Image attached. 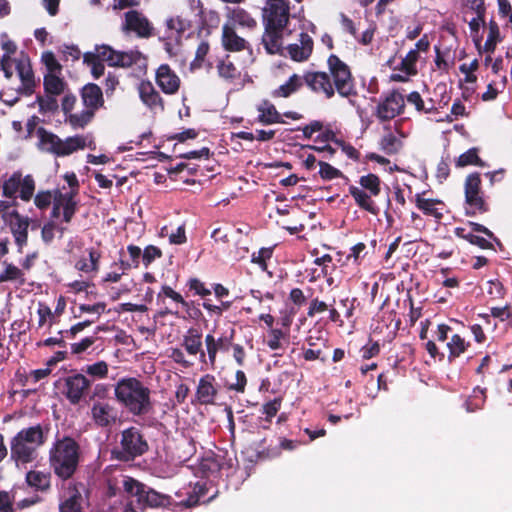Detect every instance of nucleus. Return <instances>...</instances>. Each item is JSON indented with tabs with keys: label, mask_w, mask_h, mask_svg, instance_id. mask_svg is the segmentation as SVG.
Instances as JSON below:
<instances>
[{
	"label": "nucleus",
	"mask_w": 512,
	"mask_h": 512,
	"mask_svg": "<svg viewBox=\"0 0 512 512\" xmlns=\"http://www.w3.org/2000/svg\"><path fill=\"white\" fill-rule=\"evenodd\" d=\"M27 483L37 489H45L49 485L48 477L40 472L31 471L26 476Z\"/></svg>",
	"instance_id": "3c124183"
},
{
	"label": "nucleus",
	"mask_w": 512,
	"mask_h": 512,
	"mask_svg": "<svg viewBox=\"0 0 512 512\" xmlns=\"http://www.w3.org/2000/svg\"><path fill=\"white\" fill-rule=\"evenodd\" d=\"M183 345L190 355H196L201 348V335L194 330H190L184 337Z\"/></svg>",
	"instance_id": "37998d69"
},
{
	"label": "nucleus",
	"mask_w": 512,
	"mask_h": 512,
	"mask_svg": "<svg viewBox=\"0 0 512 512\" xmlns=\"http://www.w3.org/2000/svg\"><path fill=\"white\" fill-rule=\"evenodd\" d=\"M60 73H46L44 76V88L47 94L60 95L65 90V82L59 76Z\"/></svg>",
	"instance_id": "f704fd0d"
},
{
	"label": "nucleus",
	"mask_w": 512,
	"mask_h": 512,
	"mask_svg": "<svg viewBox=\"0 0 512 512\" xmlns=\"http://www.w3.org/2000/svg\"><path fill=\"white\" fill-rule=\"evenodd\" d=\"M507 84V77L505 75L498 76L497 79L491 81L487 85L486 91L482 94V99L484 101L494 100L497 95L504 91Z\"/></svg>",
	"instance_id": "e433bc0d"
},
{
	"label": "nucleus",
	"mask_w": 512,
	"mask_h": 512,
	"mask_svg": "<svg viewBox=\"0 0 512 512\" xmlns=\"http://www.w3.org/2000/svg\"><path fill=\"white\" fill-rule=\"evenodd\" d=\"M350 194L353 196L356 203L363 209L369 211L372 214H376V209L370 196L364 192L361 188L351 186L349 188Z\"/></svg>",
	"instance_id": "58836bf2"
},
{
	"label": "nucleus",
	"mask_w": 512,
	"mask_h": 512,
	"mask_svg": "<svg viewBox=\"0 0 512 512\" xmlns=\"http://www.w3.org/2000/svg\"><path fill=\"white\" fill-rule=\"evenodd\" d=\"M4 220L10 225L13 233H22L28 230V219L20 216L15 210L5 214Z\"/></svg>",
	"instance_id": "4c0bfd02"
},
{
	"label": "nucleus",
	"mask_w": 512,
	"mask_h": 512,
	"mask_svg": "<svg viewBox=\"0 0 512 512\" xmlns=\"http://www.w3.org/2000/svg\"><path fill=\"white\" fill-rule=\"evenodd\" d=\"M284 338V333L280 329H270L269 331V339L267 340V345L272 350H276L280 348V341Z\"/></svg>",
	"instance_id": "680f3d73"
},
{
	"label": "nucleus",
	"mask_w": 512,
	"mask_h": 512,
	"mask_svg": "<svg viewBox=\"0 0 512 512\" xmlns=\"http://www.w3.org/2000/svg\"><path fill=\"white\" fill-rule=\"evenodd\" d=\"M100 253L95 250H89L87 256L81 257L75 264L77 270L90 273L98 271Z\"/></svg>",
	"instance_id": "2f4dec72"
},
{
	"label": "nucleus",
	"mask_w": 512,
	"mask_h": 512,
	"mask_svg": "<svg viewBox=\"0 0 512 512\" xmlns=\"http://www.w3.org/2000/svg\"><path fill=\"white\" fill-rule=\"evenodd\" d=\"M405 99L398 92H392L377 106V116L381 120H390L403 112Z\"/></svg>",
	"instance_id": "4468645a"
},
{
	"label": "nucleus",
	"mask_w": 512,
	"mask_h": 512,
	"mask_svg": "<svg viewBox=\"0 0 512 512\" xmlns=\"http://www.w3.org/2000/svg\"><path fill=\"white\" fill-rule=\"evenodd\" d=\"M246 383L247 379L244 372L238 370L235 374V382H231L229 388L237 392H244Z\"/></svg>",
	"instance_id": "0e129e2a"
},
{
	"label": "nucleus",
	"mask_w": 512,
	"mask_h": 512,
	"mask_svg": "<svg viewBox=\"0 0 512 512\" xmlns=\"http://www.w3.org/2000/svg\"><path fill=\"white\" fill-rule=\"evenodd\" d=\"M170 244H183L186 242V234L184 226H179L175 232L168 235Z\"/></svg>",
	"instance_id": "338daca9"
},
{
	"label": "nucleus",
	"mask_w": 512,
	"mask_h": 512,
	"mask_svg": "<svg viewBox=\"0 0 512 512\" xmlns=\"http://www.w3.org/2000/svg\"><path fill=\"white\" fill-rule=\"evenodd\" d=\"M84 371L94 378L102 379L108 374V365L104 361H99L94 364L87 365Z\"/></svg>",
	"instance_id": "4d7b16f0"
},
{
	"label": "nucleus",
	"mask_w": 512,
	"mask_h": 512,
	"mask_svg": "<svg viewBox=\"0 0 512 512\" xmlns=\"http://www.w3.org/2000/svg\"><path fill=\"white\" fill-rule=\"evenodd\" d=\"M79 460V447L77 443L65 437L57 441L51 450V464L54 472L66 479L75 472Z\"/></svg>",
	"instance_id": "20e7f679"
},
{
	"label": "nucleus",
	"mask_w": 512,
	"mask_h": 512,
	"mask_svg": "<svg viewBox=\"0 0 512 512\" xmlns=\"http://www.w3.org/2000/svg\"><path fill=\"white\" fill-rule=\"evenodd\" d=\"M478 68L479 62L477 59L464 62L459 66V70L463 76L460 80V83L465 95L472 94L475 91V85L477 82V76L475 72L478 70Z\"/></svg>",
	"instance_id": "412c9836"
},
{
	"label": "nucleus",
	"mask_w": 512,
	"mask_h": 512,
	"mask_svg": "<svg viewBox=\"0 0 512 512\" xmlns=\"http://www.w3.org/2000/svg\"><path fill=\"white\" fill-rule=\"evenodd\" d=\"M64 179L66 180L70 191L63 192L58 191L54 196V207L53 213L55 216H60L61 214L64 217L66 222H69L75 212L76 202L74 201V196L78 191V179L74 173H66L64 175Z\"/></svg>",
	"instance_id": "0eeeda50"
},
{
	"label": "nucleus",
	"mask_w": 512,
	"mask_h": 512,
	"mask_svg": "<svg viewBox=\"0 0 512 512\" xmlns=\"http://www.w3.org/2000/svg\"><path fill=\"white\" fill-rule=\"evenodd\" d=\"M141 57V53L135 50L122 52L108 45H100L93 51L86 52L83 61L90 67L93 77L97 79L104 74L103 62L115 67H130L140 61Z\"/></svg>",
	"instance_id": "f03ea898"
},
{
	"label": "nucleus",
	"mask_w": 512,
	"mask_h": 512,
	"mask_svg": "<svg viewBox=\"0 0 512 512\" xmlns=\"http://www.w3.org/2000/svg\"><path fill=\"white\" fill-rule=\"evenodd\" d=\"M42 62L48 70L47 73H61L62 67L52 52H44L42 54Z\"/></svg>",
	"instance_id": "13d9d810"
},
{
	"label": "nucleus",
	"mask_w": 512,
	"mask_h": 512,
	"mask_svg": "<svg viewBox=\"0 0 512 512\" xmlns=\"http://www.w3.org/2000/svg\"><path fill=\"white\" fill-rule=\"evenodd\" d=\"M37 136L40 150L59 156L61 139L57 135L40 128L37 130Z\"/></svg>",
	"instance_id": "c85d7f7f"
},
{
	"label": "nucleus",
	"mask_w": 512,
	"mask_h": 512,
	"mask_svg": "<svg viewBox=\"0 0 512 512\" xmlns=\"http://www.w3.org/2000/svg\"><path fill=\"white\" fill-rule=\"evenodd\" d=\"M328 65L338 93L342 96L349 95L352 92L353 85L348 66L335 55L329 57Z\"/></svg>",
	"instance_id": "9b49d317"
},
{
	"label": "nucleus",
	"mask_w": 512,
	"mask_h": 512,
	"mask_svg": "<svg viewBox=\"0 0 512 512\" xmlns=\"http://www.w3.org/2000/svg\"><path fill=\"white\" fill-rule=\"evenodd\" d=\"M228 24L238 25L243 28L252 29L256 26V20L243 8H229L227 11Z\"/></svg>",
	"instance_id": "cd10ccee"
},
{
	"label": "nucleus",
	"mask_w": 512,
	"mask_h": 512,
	"mask_svg": "<svg viewBox=\"0 0 512 512\" xmlns=\"http://www.w3.org/2000/svg\"><path fill=\"white\" fill-rule=\"evenodd\" d=\"M222 43L226 50L240 51L246 48V41L238 36L233 27L226 23L222 28Z\"/></svg>",
	"instance_id": "c756f323"
},
{
	"label": "nucleus",
	"mask_w": 512,
	"mask_h": 512,
	"mask_svg": "<svg viewBox=\"0 0 512 512\" xmlns=\"http://www.w3.org/2000/svg\"><path fill=\"white\" fill-rule=\"evenodd\" d=\"M319 174L323 179L331 180L337 178L340 175V172L330 164L321 162Z\"/></svg>",
	"instance_id": "e2e57ef3"
},
{
	"label": "nucleus",
	"mask_w": 512,
	"mask_h": 512,
	"mask_svg": "<svg viewBox=\"0 0 512 512\" xmlns=\"http://www.w3.org/2000/svg\"><path fill=\"white\" fill-rule=\"evenodd\" d=\"M362 188L369 190L372 196H377L380 192V180L374 174H368L360 178Z\"/></svg>",
	"instance_id": "8fccbe9b"
},
{
	"label": "nucleus",
	"mask_w": 512,
	"mask_h": 512,
	"mask_svg": "<svg viewBox=\"0 0 512 512\" xmlns=\"http://www.w3.org/2000/svg\"><path fill=\"white\" fill-rule=\"evenodd\" d=\"M303 81L314 92L323 93L330 98L334 95V88L329 76L325 72H308Z\"/></svg>",
	"instance_id": "dca6fc26"
},
{
	"label": "nucleus",
	"mask_w": 512,
	"mask_h": 512,
	"mask_svg": "<svg viewBox=\"0 0 512 512\" xmlns=\"http://www.w3.org/2000/svg\"><path fill=\"white\" fill-rule=\"evenodd\" d=\"M303 83V78L300 77L297 74H293L290 76V78L287 80L286 83L280 85L278 88H276L272 95L273 97H282L286 98L289 97L291 94L295 93Z\"/></svg>",
	"instance_id": "473e14b6"
},
{
	"label": "nucleus",
	"mask_w": 512,
	"mask_h": 512,
	"mask_svg": "<svg viewBox=\"0 0 512 512\" xmlns=\"http://www.w3.org/2000/svg\"><path fill=\"white\" fill-rule=\"evenodd\" d=\"M33 105L38 106V110L43 116L54 113L58 108L55 96L49 94L46 96H38Z\"/></svg>",
	"instance_id": "ea45409f"
},
{
	"label": "nucleus",
	"mask_w": 512,
	"mask_h": 512,
	"mask_svg": "<svg viewBox=\"0 0 512 512\" xmlns=\"http://www.w3.org/2000/svg\"><path fill=\"white\" fill-rule=\"evenodd\" d=\"M65 384L67 398L72 403H77L88 389L90 382L85 376L76 374L68 377Z\"/></svg>",
	"instance_id": "4be33fe9"
},
{
	"label": "nucleus",
	"mask_w": 512,
	"mask_h": 512,
	"mask_svg": "<svg viewBox=\"0 0 512 512\" xmlns=\"http://www.w3.org/2000/svg\"><path fill=\"white\" fill-rule=\"evenodd\" d=\"M259 121L263 124L282 123L281 115L277 112L276 108L267 102L261 104L258 108Z\"/></svg>",
	"instance_id": "c9c22d12"
},
{
	"label": "nucleus",
	"mask_w": 512,
	"mask_h": 512,
	"mask_svg": "<svg viewBox=\"0 0 512 512\" xmlns=\"http://www.w3.org/2000/svg\"><path fill=\"white\" fill-rule=\"evenodd\" d=\"M43 443V432L40 426L21 430L12 440V455L23 463L32 460L35 450Z\"/></svg>",
	"instance_id": "423d86ee"
},
{
	"label": "nucleus",
	"mask_w": 512,
	"mask_h": 512,
	"mask_svg": "<svg viewBox=\"0 0 512 512\" xmlns=\"http://www.w3.org/2000/svg\"><path fill=\"white\" fill-rule=\"evenodd\" d=\"M121 452L122 459H129L142 454L146 450V443L135 428H129L122 433Z\"/></svg>",
	"instance_id": "ddd939ff"
},
{
	"label": "nucleus",
	"mask_w": 512,
	"mask_h": 512,
	"mask_svg": "<svg viewBox=\"0 0 512 512\" xmlns=\"http://www.w3.org/2000/svg\"><path fill=\"white\" fill-rule=\"evenodd\" d=\"M272 256V248H261L258 252L252 254L251 261L266 270V261Z\"/></svg>",
	"instance_id": "052dcab7"
},
{
	"label": "nucleus",
	"mask_w": 512,
	"mask_h": 512,
	"mask_svg": "<svg viewBox=\"0 0 512 512\" xmlns=\"http://www.w3.org/2000/svg\"><path fill=\"white\" fill-rule=\"evenodd\" d=\"M82 494L78 487H70L65 501L60 505V512H82Z\"/></svg>",
	"instance_id": "7c9ffc66"
},
{
	"label": "nucleus",
	"mask_w": 512,
	"mask_h": 512,
	"mask_svg": "<svg viewBox=\"0 0 512 512\" xmlns=\"http://www.w3.org/2000/svg\"><path fill=\"white\" fill-rule=\"evenodd\" d=\"M190 21L182 16L176 15L171 16L165 21V30L163 33V39L166 41V51L169 54H174L173 45H178L182 38V35L189 29Z\"/></svg>",
	"instance_id": "9d476101"
},
{
	"label": "nucleus",
	"mask_w": 512,
	"mask_h": 512,
	"mask_svg": "<svg viewBox=\"0 0 512 512\" xmlns=\"http://www.w3.org/2000/svg\"><path fill=\"white\" fill-rule=\"evenodd\" d=\"M500 42V31L496 23L489 24L487 39L483 45L485 52H493L497 43Z\"/></svg>",
	"instance_id": "49530a36"
},
{
	"label": "nucleus",
	"mask_w": 512,
	"mask_h": 512,
	"mask_svg": "<svg viewBox=\"0 0 512 512\" xmlns=\"http://www.w3.org/2000/svg\"><path fill=\"white\" fill-rule=\"evenodd\" d=\"M0 512H14L12 499L7 492H0Z\"/></svg>",
	"instance_id": "774afa93"
},
{
	"label": "nucleus",
	"mask_w": 512,
	"mask_h": 512,
	"mask_svg": "<svg viewBox=\"0 0 512 512\" xmlns=\"http://www.w3.org/2000/svg\"><path fill=\"white\" fill-rule=\"evenodd\" d=\"M262 14L266 26L286 29L290 16L289 3L287 0H267Z\"/></svg>",
	"instance_id": "6e6552de"
},
{
	"label": "nucleus",
	"mask_w": 512,
	"mask_h": 512,
	"mask_svg": "<svg viewBox=\"0 0 512 512\" xmlns=\"http://www.w3.org/2000/svg\"><path fill=\"white\" fill-rule=\"evenodd\" d=\"M1 47L4 50V55L0 65L6 78H11L14 72H16L21 81L20 89L25 94H31L35 80L29 59L25 56H21L18 59L11 57L16 52V45L6 35L1 36Z\"/></svg>",
	"instance_id": "7ed1b4c3"
},
{
	"label": "nucleus",
	"mask_w": 512,
	"mask_h": 512,
	"mask_svg": "<svg viewBox=\"0 0 512 512\" xmlns=\"http://www.w3.org/2000/svg\"><path fill=\"white\" fill-rule=\"evenodd\" d=\"M313 42L309 35L301 33L299 43L290 44L287 47L290 57L294 61H304L311 55Z\"/></svg>",
	"instance_id": "393cba45"
},
{
	"label": "nucleus",
	"mask_w": 512,
	"mask_h": 512,
	"mask_svg": "<svg viewBox=\"0 0 512 512\" xmlns=\"http://www.w3.org/2000/svg\"><path fill=\"white\" fill-rule=\"evenodd\" d=\"M162 256V251L160 248L149 245L145 247L142 255V261L145 267H148L153 261L160 258Z\"/></svg>",
	"instance_id": "bf43d9fd"
},
{
	"label": "nucleus",
	"mask_w": 512,
	"mask_h": 512,
	"mask_svg": "<svg viewBox=\"0 0 512 512\" xmlns=\"http://www.w3.org/2000/svg\"><path fill=\"white\" fill-rule=\"evenodd\" d=\"M417 206L427 215H431L438 219L442 217L443 204L438 200L418 196Z\"/></svg>",
	"instance_id": "72a5a7b5"
},
{
	"label": "nucleus",
	"mask_w": 512,
	"mask_h": 512,
	"mask_svg": "<svg viewBox=\"0 0 512 512\" xmlns=\"http://www.w3.org/2000/svg\"><path fill=\"white\" fill-rule=\"evenodd\" d=\"M82 100L85 109L92 110L94 113L103 104L102 91L96 84H87L82 89Z\"/></svg>",
	"instance_id": "bb28decb"
},
{
	"label": "nucleus",
	"mask_w": 512,
	"mask_h": 512,
	"mask_svg": "<svg viewBox=\"0 0 512 512\" xmlns=\"http://www.w3.org/2000/svg\"><path fill=\"white\" fill-rule=\"evenodd\" d=\"M116 400L133 415H142L151 408L150 389L134 377L120 379L114 387Z\"/></svg>",
	"instance_id": "f257e3e1"
},
{
	"label": "nucleus",
	"mask_w": 512,
	"mask_h": 512,
	"mask_svg": "<svg viewBox=\"0 0 512 512\" xmlns=\"http://www.w3.org/2000/svg\"><path fill=\"white\" fill-rule=\"evenodd\" d=\"M117 270L108 272L103 278L104 282L116 283L121 279V276L130 268V264L121 260L119 263L114 264Z\"/></svg>",
	"instance_id": "6e6d98bb"
},
{
	"label": "nucleus",
	"mask_w": 512,
	"mask_h": 512,
	"mask_svg": "<svg viewBox=\"0 0 512 512\" xmlns=\"http://www.w3.org/2000/svg\"><path fill=\"white\" fill-rule=\"evenodd\" d=\"M22 271L13 264H5L0 273V282L22 280Z\"/></svg>",
	"instance_id": "864d4df0"
},
{
	"label": "nucleus",
	"mask_w": 512,
	"mask_h": 512,
	"mask_svg": "<svg viewBox=\"0 0 512 512\" xmlns=\"http://www.w3.org/2000/svg\"><path fill=\"white\" fill-rule=\"evenodd\" d=\"M123 487L125 492L130 496H135L137 501L143 499L145 486L131 477H123Z\"/></svg>",
	"instance_id": "79ce46f5"
},
{
	"label": "nucleus",
	"mask_w": 512,
	"mask_h": 512,
	"mask_svg": "<svg viewBox=\"0 0 512 512\" xmlns=\"http://www.w3.org/2000/svg\"><path fill=\"white\" fill-rule=\"evenodd\" d=\"M456 164L458 167H465L467 165H482L475 148L469 149L465 153L461 154L458 157Z\"/></svg>",
	"instance_id": "603ef678"
},
{
	"label": "nucleus",
	"mask_w": 512,
	"mask_h": 512,
	"mask_svg": "<svg viewBox=\"0 0 512 512\" xmlns=\"http://www.w3.org/2000/svg\"><path fill=\"white\" fill-rule=\"evenodd\" d=\"M141 101L152 111H163L164 106L159 93L149 81H142L138 86Z\"/></svg>",
	"instance_id": "a211bd4d"
},
{
	"label": "nucleus",
	"mask_w": 512,
	"mask_h": 512,
	"mask_svg": "<svg viewBox=\"0 0 512 512\" xmlns=\"http://www.w3.org/2000/svg\"><path fill=\"white\" fill-rule=\"evenodd\" d=\"M217 69L219 76L224 79H232L238 74L236 67L229 59L221 60L217 66Z\"/></svg>",
	"instance_id": "5fc2aeb1"
},
{
	"label": "nucleus",
	"mask_w": 512,
	"mask_h": 512,
	"mask_svg": "<svg viewBox=\"0 0 512 512\" xmlns=\"http://www.w3.org/2000/svg\"><path fill=\"white\" fill-rule=\"evenodd\" d=\"M86 147L94 148V142L89 136L75 135L64 140L61 139L59 156H68Z\"/></svg>",
	"instance_id": "b1692460"
},
{
	"label": "nucleus",
	"mask_w": 512,
	"mask_h": 512,
	"mask_svg": "<svg viewBox=\"0 0 512 512\" xmlns=\"http://www.w3.org/2000/svg\"><path fill=\"white\" fill-rule=\"evenodd\" d=\"M480 177L478 174H472L467 177L465 184L466 202L475 210L483 211L484 201L479 194Z\"/></svg>",
	"instance_id": "6ab92c4d"
},
{
	"label": "nucleus",
	"mask_w": 512,
	"mask_h": 512,
	"mask_svg": "<svg viewBox=\"0 0 512 512\" xmlns=\"http://www.w3.org/2000/svg\"><path fill=\"white\" fill-rule=\"evenodd\" d=\"M138 503L143 504V505L157 507V506L166 505L167 498L163 495H160L156 491L147 489L145 487V492L143 493V499L139 500Z\"/></svg>",
	"instance_id": "de8ad7c7"
},
{
	"label": "nucleus",
	"mask_w": 512,
	"mask_h": 512,
	"mask_svg": "<svg viewBox=\"0 0 512 512\" xmlns=\"http://www.w3.org/2000/svg\"><path fill=\"white\" fill-rule=\"evenodd\" d=\"M189 288L194 290L196 294L202 297L209 296L211 294V290L208 289L203 282L194 278L189 281Z\"/></svg>",
	"instance_id": "69168bd1"
},
{
	"label": "nucleus",
	"mask_w": 512,
	"mask_h": 512,
	"mask_svg": "<svg viewBox=\"0 0 512 512\" xmlns=\"http://www.w3.org/2000/svg\"><path fill=\"white\" fill-rule=\"evenodd\" d=\"M205 345L211 364H214L217 351L225 347V340L223 338L215 339L213 335L208 334L205 337Z\"/></svg>",
	"instance_id": "a18cd8bd"
},
{
	"label": "nucleus",
	"mask_w": 512,
	"mask_h": 512,
	"mask_svg": "<svg viewBox=\"0 0 512 512\" xmlns=\"http://www.w3.org/2000/svg\"><path fill=\"white\" fill-rule=\"evenodd\" d=\"M91 413L93 420L100 426H109L117 420V412L109 403H94Z\"/></svg>",
	"instance_id": "5701e85b"
},
{
	"label": "nucleus",
	"mask_w": 512,
	"mask_h": 512,
	"mask_svg": "<svg viewBox=\"0 0 512 512\" xmlns=\"http://www.w3.org/2000/svg\"><path fill=\"white\" fill-rule=\"evenodd\" d=\"M290 34V30L281 28H270L265 25V32L262 37L263 45L269 54L282 52L284 35Z\"/></svg>",
	"instance_id": "f3484780"
},
{
	"label": "nucleus",
	"mask_w": 512,
	"mask_h": 512,
	"mask_svg": "<svg viewBox=\"0 0 512 512\" xmlns=\"http://www.w3.org/2000/svg\"><path fill=\"white\" fill-rule=\"evenodd\" d=\"M197 399L202 404L214 403L217 389L215 387V378L211 375H205L199 380L197 387Z\"/></svg>",
	"instance_id": "a878e982"
},
{
	"label": "nucleus",
	"mask_w": 512,
	"mask_h": 512,
	"mask_svg": "<svg viewBox=\"0 0 512 512\" xmlns=\"http://www.w3.org/2000/svg\"><path fill=\"white\" fill-rule=\"evenodd\" d=\"M34 191L35 182L30 175L23 176L16 172L3 183V195L8 198H14L19 193L22 200L28 201Z\"/></svg>",
	"instance_id": "1a4fd4ad"
},
{
	"label": "nucleus",
	"mask_w": 512,
	"mask_h": 512,
	"mask_svg": "<svg viewBox=\"0 0 512 512\" xmlns=\"http://www.w3.org/2000/svg\"><path fill=\"white\" fill-rule=\"evenodd\" d=\"M407 138V133L400 130L397 125L395 128L388 129L381 139L380 145L382 149L388 154H395L399 152Z\"/></svg>",
	"instance_id": "aec40b11"
},
{
	"label": "nucleus",
	"mask_w": 512,
	"mask_h": 512,
	"mask_svg": "<svg viewBox=\"0 0 512 512\" xmlns=\"http://www.w3.org/2000/svg\"><path fill=\"white\" fill-rule=\"evenodd\" d=\"M122 29L124 32H134L138 37L148 38L152 34L153 27L143 14L132 10L125 14Z\"/></svg>",
	"instance_id": "f8f14e48"
},
{
	"label": "nucleus",
	"mask_w": 512,
	"mask_h": 512,
	"mask_svg": "<svg viewBox=\"0 0 512 512\" xmlns=\"http://www.w3.org/2000/svg\"><path fill=\"white\" fill-rule=\"evenodd\" d=\"M93 116L92 110L85 109L79 113H69L67 121L73 128H82L90 122Z\"/></svg>",
	"instance_id": "c03bdc74"
},
{
	"label": "nucleus",
	"mask_w": 512,
	"mask_h": 512,
	"mask_svg": "<svg viewBox=\"0 0 512 512\" xmlns=\"http://www.w3.org/2000/svg\"><path fill=\"white\" fill-rule=\"evenodd\" d=\"M407 102L411 105H413L417 111L424 112V113H431L434 110H436V107L434 104H430L428 106L425 105L421 95L414 91L411 92L407 97Z\"/></svg>",
	"instance_id": "09e8293b"
},
{
	"label": "nucleus",
	"mask_w": 512,
	"mask_h": 512,
	"mask_svg": "<svg viewBox=\"0 0 512 512\" xmlns=\"http://www.w3.org/2000/svg\"><path fill=\"white\" fill-rule=\"evenodd\" d=\"M430 49V40L428 36L423 35L411 48L401 61L392 69L390 79L396 82H407L411 77L418 73V63L425 60V56Z\"/></svg>",
	"instance_id": "39448f33"
},
{
	"label": "nucleus",
	"mask_w": 512,
	"mask_h": 512,
	"mask_svg": "<svg viewBox=\"0 0 512 512\" xmlns=\"http://www.w3.org/2000/svg\"><path fill=\"white\" fill-rule=\"evenodd\" d=\"M156 83L163 93L172 95L179 90L181 81L167 64H162L156 71Z\"/></svg>",
	"instance_id": "2eb2a0df"
},
{
	"label": "nucleus",
	"mask_w": 512,
	"mask_h": 512,
	"mask_svg": "<svg viewBox=\"0 0 512 512\" xmlns=\"http://www.w3.org/2000/svg\"><path fill=\"white\" fill-rule=\"evenodd\" d=\"M468 343L458 334L450 336L447 342V348L449 350V358H456L465 352Z\"/></svg>",
	"instance_id": "a19ab883"
}]
</instances>
